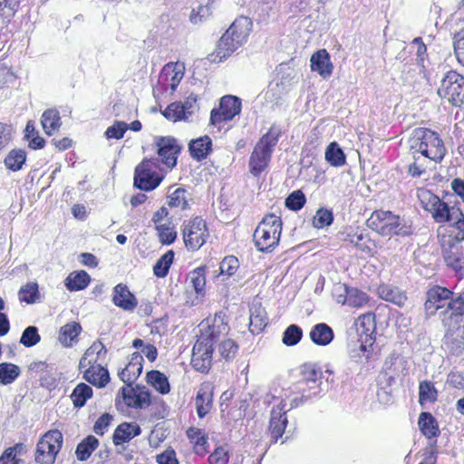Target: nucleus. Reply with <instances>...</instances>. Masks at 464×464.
Here are the masks:
<instances>
[{"label": "nucleus", "instance_id": "56", "mask_svg": "<svg viewBox=\"0 0 464 464\" xmlns=\"http://www.w3.org/2000/svg\"><path fill=\"white\" fill-rule=\"evenodd\" d=\"M230 459L229 449L227 445L217 447L208 456L209 464H227Z\"/></svg>", "mask_w": 464, "mask_h": 464}, {"label": "nucleus", "instance_id": "9", "mask_svg": "<svg viewBox=\"0 0 464 464\" xmlns=\"http://www.w3.org/2000/svg\"><path fill=\"white\" fill-rule=\"evenodd\" d=\"M423 208L430 212L437 223H450L460 216V209L455 206L450 207L432 193H426L422 199Z\"/></svg>", "mask_w": 464, "mask_h": 464}, {"label": "nucleus", "instance_id": "60", "mask_svg": "<svg viewBox=\"0 0 464 464\" xmlns=\"http://www.w3.org/2000/svg\"><path fill=\"white\" fill-rule=\"evenodd\" d=\"M41 340L38 329L35 326L26 327L20 338V343L25 347H32L37 344Z\"/></svg>", "mask_w": 464, "mask_h": 464}, {"label": "nucleus", "instance_id": "38", "mask_svg": "<svg viewBox=\"0 0 464 464\" xmlns=\"http://www.w3.org/2000/svg\"><path fill=\"white\" fill-rule=\"evenodd\" d=\"M190 194L182 188H176L172 193L168 196V206L170 208L178 210H185L188 208V200Z\"/></svg>", "mask_w": 464, "mask_h": 464}, {"label": "nucleus", "instance_id": "22", "mask_svg": "<svg viewBox=\"0 0 464 464\" xmlns=\"http://www.w3.org/2000/svg\"><path fill=\"white\" fill-rule=\"evenodd\" d=\"M373 343L350 337L348 353L350 359L357 363L368 362L372 358Z\"/></svg>", "mask_w": 464, "mask_h": 464}, {"label": "nucleus", "instance_id": "63", "mask_svg": "<svg viewBox=\"0 0 464 464\" xmlns=\"http://www.w3.org/2000/svg\"><path fill=\"white\" fill-rule=\"evenodd\" d=\"M452 226L455 229L454 236L448 239L464 245V213L460 210V216L453 221Z\"/></svg>", "mask_w": 464, "mask_h": 464}, {"label": "nucleus", "instance_id": "57", "mask_svg": "<svg viewBox=\"0 0 464 464\" xmlns=\"http://www.w3.org/2000/svg\"><path fill=\"white\" fill-rule=\"evenodd\" d=\"M237 49L235 42L230 37H227V41L222 43V37L219 39L217 46V56L219 57V61L229 57Z\"/></svg>", "mask_w": 464, "mask_h": 464}, {"label": "nucleus", "instance_id": "14", "mask_svg": "<svg viewBox=\"0 0 464 464\" xmlns=\"http://www.w3.org/2000/svg\"><path fill=\"white\" fill-rule=\"evenodd\" d=\"M184 66L179 63H169L162 68L158 84L154 88V92H168L172 93L183 78Z\"/></svg>", "mask_w": 464, "mask_h": 464}, {"label": "nucleus", "instance_id": "33", "mask_svg": "<svg viewBox=\"0 0 464 464\" xmlns=\"http://www.w3.org/2000/svg\"><path fill=\"white\" fill-rule=\"evenodd\" d=\"M83 377L88 382L100 388L104 387L110 381L108 370L100 363L90 370H85Z\"/></svg>", "mask_w": 464, "mask_h": 464}, {"label": "nucleus", "instance_id": "51", "mask_svg": "<svg viewBox=\"0 0 464 464\" xmlns=\"http://www.w3.org/2000/svg\"><path fill=\"white\" fill-rule=\"evenodd\" d=\"M419 426L421 432L429 438L438 435V426L435 419L430 412H421L420 414Z\"/></svg>", "mask_w": 464, "mask_h": 464}, {"label": "nucleus", "instance_id": "25", "mask_svg": "<svg viewBox=\"0 0 464 464\" xmlns=\"http://www.w3.org/2000/svg\"><path fill=\"white\" fill-rule=\"evenodd\" d=\"M310 66L313 72H318L323 78L331 76L334 65L331 62L330 55L325 49L319 50L314 53L310 59Z\"/></svg>", "mask_w": 464, "mask_h": 464}, {"label": "nucleus", "instance_id": "47", "mask_svg": "<svg viewBox=\"0 0 464 464\" xmlns=\"http://www.w3.org/2000/svg\"><path fill=\"white\" fill-rule=\"evenodd\" d=\"M188 281L198 295H205L206 273L203 266L198 267L188 275Z\"/></svg>", "mask_w": 464, "mask_h": 464}, {"label": "nucleus", "instance_id": "45", "mask_svg": "<svg viewBox=\"0 0 464 464\" xmlns=\"http://www.w3.org/2000/svg\"><path fill=\"white\" fill-rule=\"evenodd\" d=\"M438 399V391L430 381H422L419 384V402L421 406L425 403H433Z\"/></svg>", "mask_w": 464, "mask_h": 464}, {"label": "nucleus", "instance_id": "44", "mask_svg": "<svg viewBox=\"0 0 464 464\" xmlns=\"http://www.w3.org/2000/svg\"><path fill=\"white\" fill-rule=\"evenodd\" d=\"M191 114L192 111H188L186 104H181L180 102H173L169 104L163 112V115L172 121L180 120L187 121Z\"/></svg>", "mask_w": 464, "mask_h": 464}, {"label": "nucleus", "instance_id": "16", "mask_svg": "<svg viewBox=\"0 0 464 464\" xmlns=\"http://www.w3.org/2000/svg\"><path fill=\"white\" fill-rule=\"evenodd\" d=\"M155 144L158 148V155L161 162L169 169L177 165L178 155L180 152V147L177 140L172 137H157Z\"/></svg>", "mask_w": 464, "mask_h": 464}, {"label": "nucleus", "instance_id": "5", "mask_svg": "<svg viewBox=\"0 0 464 464\" xmlns=\"http://www.w3.org/2000/svg\"><path fill=\"white\" fill-rule=\"evenodd\" d=\"M282 232V220L275 214L263 218L254 231L255 246L260 252H271L278 245Z\"/></svg>", "mask_w": 464, "mask_h": 464}, {"label": "nucleus", "instance_id": "64", "mask_svg": "<svg viewBox=\"0 0 464 464\" xmlns=\"http://www.w3.org/2000/svg\"><path fill=\"white\" fill-rule=\"evenodd\" d=\"M237 350L238 346L231 339L223 341L218 346L220 356L226 360L233 359L236 356Z\"/></svg>", "mask_w": 464, "mask_h": 464}, {"label": "nucleus", "instance_id": "10", "mask_svg": "<svg viewBox=\"0 0 464 464\" xmlns=\"http://www.w3.org/2000/svg\"><path fill=\"white\" fill-rule=\"evenodd\" d=\"M438 94L452 105L459 106L464 99V76L456 71L448 72L441 80Z\"/></svg>", "mask_w": 464, "mask_h": 464}, {"label": "nucleus", "instance_id": "53", "mask_svg": "<svg viewBox=\"0 0 464 464\" xmlns=\"http://www.w3.org/2000/svg\"><path fill=\"white\" fill-rule=\"evenodd\" d=\"M303 337V330L297 324H290L283 333L282 343L286 346L297 344Z\"/></svg>", "mask_w": 464, "mask_h": 464}, {"label": "nucleus", "instance_id": "49", "mask_svg": "<svg viewBox=\"0 0 464 464\" xmlns=\"http://www.w3.org/2000/svg\"><path fill=\"white\" fill-rule=\"evenodd\" d=\"M21 374L20 368L11 362L0 363V383L8 385L13 383Z\"/></svg>", "mask_w": 464, "mask_h": 464}, {"label": "nucleus", "instance_id": "2", "mask_svg": "<svg viewBox=\"0 0 464 464\" xmlns=\"http://www.w3.org/2000/svg\"><path fill=\"white\" fill-rule=\"evenodd\" d=\"M425 311L429 315L440 312V318L443 325L458 324L464 315V292L453 297V293L446 287L435 285L427 292L424 304Z\"/></svg>", "mask_w": 464, "mask_h": 464}, {"label": "nucleus", "instance_id": "13", "mask_svg": "<svg viewBox=\"0 0 464 464\" xmlns=\"http://www.w3.org/2000/svg\"><path fill=\"white\" fill-rule=\"evenodd\" d=\"M241 111V100L237 96L226 95L220 99L219 106L214 108L210 113V123L221 128V124L227 122Z\"/></svg>", "mask_w": 464, "mask_h": 464}, {"label": "nucleus", "instance_id": "39", "mask_svg": "<svg viewBox=\"0 0 464 464\" xmlns=\"http://www.w3.org/2000/svg\"><path fill=\"white\" fill-rule=\"evenodd\" d=\"M325 160L334 167H342L346 163V156L339 146V144L335 141L331 142L324 153Z\"/></svg>", "mask_w": 464, "mask_h": 464}, {"label": "nucleus", "instance_id": "37", "mask_svg": "<svg viewBox=\"0 0 464 464\" xmlns=\"http://www.w3.org/2000/svg\"><path fill=\"white\" fill-rule=\"evenodd\" d=\"M197 413L199 418L205 417L212 408V393L208 387L198 390L196 397Z\"/></svg>", "mask_w": 464, "mask_h": 464}, {"label": "nucleus", "instance_id": "3", "mask_svg": "<svg viewBox=\"0 0 464 464\" xmlns=\"http://www.w3.org/2000/svg\"><path fill=\"white\" fill-rule=\"evenodd\" d=\"M292 390L274 388L265 396L264 402L273 405L268 425L271 443L277 442L285 433L288 423L287 411L300 404L297 396L292 398Z\"/></svg>", "mask_w": 464, "mask_h": 464}, {"label": "nucleus", "instance_id": "35", "mask_svg": "<svg viewBox=\"0 0 464 464\" xmlns=\"http://www.w3.org/2000/svg\"><path fill=\"white\" fill-rule=\"evenodd\" d=\"M41 123L44 132L49 136L53 135L62 124L59 111L54 109L46 110L42 115Z\"/></svg>", "mask_w": 464, "mask_h": 464}, {"label": "nucleus", "instance_id": "32", "mask_svg": "<svg viewBox=\"0 0 464 464\" xmlns=\"http://www.w3.org/2000/svg\"><path fill=\"white\" fill-rule=\"evenodd\" d=\"M336 291L344 293L343 301H347V305L351 307H362L369 301L367 294L357 288L343 285L336 286Z\"/></svg>", "mask_w": 464, "mask_h": 464}, {"label": "nucleus", "instance_id": "21", "mask_svg": "<svg viewBox=\"0 0 464 464\" xmlns=\"http://www.w3.org/2000/svg\"><path fill=\"white\" fill-rule=\"evenodd\" d=\"M252 28V21L246 16L237 18L230 27L223 34L222 43L227 37L233 39L238 48L246 41Z\"/></svg>", "mask_w": 464, "mask_h": 464}, {"label": "nucleus", "instance_id": "26", "mask_svg": "<svg viewBox=\"0 0 464 464\" xmlns=\"http://www.w3.org/2000/svg\"><path fill=\"white\" fill-rule=\"evenodd\" d=\"M121 393L123 397L124 402L132 408H145L150 404V394L146 392H137L130 386L122 387Z\"/></svg>", "mask_w": 464, "mask_h": 464}, {"label": "nucleus", "instance_id": "58", "mask_svg": "<svg viewBox=\"0 0 464 464\" xmlns=\"http://www.w3.org/2000/svg\"><path fill=\"white\" fill-rule=\"evenodd\" d=\"M23 450V444H16L8 448L0 457V464H19L20 459L17 458V454H20Z\"/></svg>", "mask_w": 464, "mask_h": 464}, {"label": "nucleus", "instance_id": "1", "mask_svg": "<svg viewBox=\"0 0 464 464\" xmlns=\"http://www.w3.org/2000/svg\"><path fill=\"white\" fill-rule=\"evenodd\" d=\"M409 148L413 158V162L409 166V173L412 177H420L430 161L440 162L447 152L440 135L427 128L412 130Z\"/></svg>", "mask_w": 464, "mask_h": 464}, {"label": "nucleus", "instance_id": "4", "mask_svg": "<svg viewBox=\"0 0 464 464\" xmlns=\"http://www.w3.org/2000/svg\"><path fill=\"white\" fill-rule=\"evenodd\" d=\"M280 135L281 130L273 125L257 141L248 163L249 171L253 176H259L267 168Z\"/></svg>", "mask_w": 464, "mask_h": 464}, {"label": "nucleus", "instance_id": "54", "mask_svg": "<svg viewBox=\"0 0 464 464\" xmlns=\"http://www.w3.org/2000/svg\"><path fill=\"white\" fill-rule=\"evenodd\" d=\"M142 369L143 365L138 366L128 362L125 368L119 373V377L123 382L128 384V386H130V384L141 374Z\"/></svg>", "mask_w": 464, "mask_h": 464}, {"label": "nucleus", "instance_id": "42", "mask_svg": "<svg viewBox=\"0 0 464 464\" xmlns=\"http://www.w3.org/2000/svg\"><path fill=\"white\" fill-rule=\"evenodd\" d=\"M26 160V153L22 149H14L5 158L4 163L6 169L12 171L20 170Z\"/></svg>", "mask_w": 464, "mask_h": 464}, {"label": "nucleus", "instance_id": "18", "mask_svg": "<svg viewBox=\"0 0 464 464\" xmlns=\"http://www.w3.org/2000/svg\"><path fill=\"white\" fill-rule=\"evenodd\" d=\"M443 256L447 266L452 267L461 276H464V245L450 239L442 243Z\"/></svg>", "mask_w": 464, "mask_h": 464}, {"label": "nucleus", "instance_id": "15", "mask_svg": "<svg viewBox=\"0 0 464 464\" xmlns=\"http://www.w3.org/2000/svg\"><path fill=\"white\" fill-rule=\"evenodd\" d=\"M375 314L367 313L360 315L353 324V330L350 333V337L363 340L365 343H375Z\"/></svg>", "mask_w": 464, "mask_h": 464}, {"label": "nucleus", "instance_id": "29", "mask_svg": "<svg viewBox=\"0 0 464 464\" xmlns=\"http://www.w3.org/2000/svg\"><path fill=\"white\" fill-rule=\"evenodd\" d=\"M188 150L193 159L200 161L205 160L212 150V140L205 135L189 142Z\"/></svg>", "mask_w": 464, "mask_h": 464}, {"label": "nucleus", "instance_id": "7", "mask_svg": "<svg viewBox=\"0 0 464 464\" xmlns=\"http://www.w3.org/2000/svg\"><path fill=\"white\" fill-rule=\"evenodd\" d=\"M163 175L159 171L156 159H144L134 171V186L144 191L155 189L162 181Z\"/></svg>", "mask_w": 464, "mask_h": 464}, {"label": "nucleus", "instance_id": "62", "mask_svg": "<svg viewBox=\"0 0 464 464\" xmlns=\"http://www.w3.org/2000/svg\"><path fill=\"white\" fill-rule=\"evenodd\" d=\"M453 45L458 62L464 66V28L454 34Z\"/></svg>", "mask_w": 464, "mask_h": 464}, {"label": "nucleus", "instance_id": "50", "mask_svg": "<svg viewBox=\"0 0 464 464\" xmlns=\"http://www.w3.org/2000/svg\"><path fill=\"white\" fill-rule=\"evenodd\" d=\"M40 293L38 290V284L35 282H29L23 285L18 292V298L20 302L32 304L38 301Z\"/></svg>", "mask_w": 464, "mask_h": 464}, {"label": "nucleus", "instance_id": "11", "mask_svg": "<svg viewBox=\"0 0 464 464\" xmlns=\"http://www.w3.org/2000/svg\"><path fill=\"white\" fill-rule=\"evenodd\" d=\"M322 384V372L315 369H308L303 372V378L296 384L286 390H292V397L295 394H301V398H298L301 403L303 399H311L318 396L321 392Z\"/></svg>", "mask_w": 464, "mask_h": 464}, {"label": "nucleus", "instance_id": "8", "mask_svg": "<svg viewBox=\"0 0 464 464\" xmlns=\"http://www.w3.org/2000/svg\"><path fill=\"white\" fill-rule=\"evenodd\" d=\"M63 434L58 430L47 431L39 440L34 459L39 464H53L63 445Z\"/></svg>", "mask_w": 464, "mask_h": 464}, {"label": "nucleus", "instance_id": "20", "mask_svg": "<svg viewBox=\"0 0 464 464\" xmlns=\"http://www.w3.org/2000/svg\"><path fill=\"white\" fill-rule=\"evenodd\" d=\"M446 328V334L444 335L443 343L446 348L455 355L459 354L464 348L463 334H464V324L463 316H461L460 322L451 324L444 325Z\"/></svg>", "mask_w": 464, "mask_h": 464}, {"label": "nucleus", "instance_id": "43", "mask_svg": "<svg viewBox=\"0 0 464 464\" xmlns=\"http://www.w3.org/2000/svg\"><path fill=\"white\" fill-rule=\"evenodd\" d=\"M147 382L161 394L169 392L170 387L168 378L162 372L152 370L147 373Z\"/></svg>", "mask_w": 464, "mask_h": 464}, {"label": "nucleus", "instance_id": "52", "mask_svg": "<svg viewBox=\"0 0 464 464\" xmlns=\"http://www.w3.org/2000/svg\"><path fill=\"white\" fill-rule=\"evenodd\" d=\"M92 395V389L85 384L80 383L78 384L71 394V399L75 407H82L86 401L91 398Z\"/></svg>", "mask_w": 464, "mask_h": 464}, {"label": "nucleus", "instance_id": "48", "mask_svg": "<svg viewBox=\"0 0 464 464\" xmlns=\"http://www.w3.org/2000/svg\"><path fill=\"white\" fill-rule=\"evenodd\" d=\"M155 229L158 234L159 241L162 245L169 246L175 242L177 238V231L172 221L164 222L163 225H159Z\"/></svg>", "mask_w": 464, "mask_h": 464}, {"label": "nucleus", "instance_id": "6", "mask_svg": "<svg viewBox=\"0 0 464 464\" xmlns=\"http://www.w3.org/2000/svg\"><path fill=\"white\" fill-rule=\"evenodd\" d=\"M367 223L369 227L383 237H404L411 233V226L407 225L403 218L388 210L374 211Z\"/></svg>", "mask_w": 464, "mask_h": 464}, {"label": "nucleus", "instance_id": "46", "mask_svg": "<svg viewBox=\"0 0 464 464\" xmlns=\"http://www.w3.org/2000/svg\"><path fill=\"white\" fill-rule=\"evenodd\" d=\"M174 251L169 250L161 256L153 266V274L159 278H164L169 274L174 260Z\"/></svg>", "mask_w": 464, "mask_h": 464}, {"label": "nucleus", "instance_id": "17", "mask_svg": "<svg viewBox=\"0 0 464 464\" xmlns=\"http://www.w3.org/2000/svg\"><path fill=\"white\" fill-rule=\"evenodd\" d=\"M200 335L197 341L208 343L213 347L214 342L221 334L228 331V326L224 323L220 315H215L212 319H206L199 324Z\"/></svg>", "mask_w": 464, "mask_h": 464}, {"label": "nucleus", "instance_id": "19", "mask_svg": "<svg viewBox=\"0 0 464 464\" xmlns=\"http://www.w3.org/2000/svg\"><path fill=\"white\" fill-rule=\"evenodd\" d=\"M212 353L213 347L208 343L197 341L192 350V367L199 372H208L211 367Z\"/></svg>", "mask_w": 464, "mask_h": 464}, {"label": "nucleus", "instance_id": "28", "mask_svg": "<svg viewBox=\"0 0 464 464\" xmlns=\"http://www.w3.org/2000/svg\"><path fill=\"white\" fill-rule=\"evenodd\" d=\"M249 330L252 334H260L267 325L266 312L260 304H253L250 307Z\"/></svg>", "mask_w": 464, "mask_h": 464}, {"label": "nucleus", "instance_id": "23", "mask_svg": "<svg viewBox=\"0 0 464 464\" xmlns=\"http://www.w3.org/2000/svg\"><path fill=\"white\" fill-rule=\"evenodd\" d=\"M112 303L124 311H133L138 305L137 298L123 284L114 286Z\"/></svg>", "mask_w": 464, "mask_h": 464}, {"label": "nucleus", "instance_id": "55", "mask_svg": "<svg viewBox=\"0 0 464 464\" xmlns=\"http://www.w3.org/2000/svg\"><path fill=\"white\" fill-rule=\"evenodd\" d=\"M333 222V211L324 208H319L313 218V226L315 228H324L325 227H329Z\"/></svg>", "mask_w": 464, "mask_h": 464}, {"label": "nucleus", "instance_id": "41", "mask_svg": "<svg viewBox=\"0 0 464 464\" xmlns=\"http://www.w3.org/2000/svg\"><path fill=\"white\" fill-rule=\"evenodd\" d=\"M98 445V439L92 435H89L78 444L75 450L77 459L82 461L88 459Z\"/></svg>", "mask_w": 464, "mask_h": 464}, {"label": "nucleus", "instance_id": "40", "mask_svg": "<svg viewBox=\"0 0 464 464\" xmlns=\"http://www.w3.org/2000/svg\"><path fill=\"white\" fill-rule=\"evenodd\" d=\"M187 436L195 444L197 454L204 455L207 452V447L208 446V436L201 429L189 428L187 430Z\"/></svg>", "mask_w": 464, "mask_h": 464}, {"label": "nucleus", "instance_id": "30", "mask_svg": "<svg viewBox=\"0 0 464 464\" xmlns=\"http://www.w3.org/2000/svg\"><path fill=\"white\" fill-rule=\"evenodd\" d=\"M377 294L380 298L398 306H403L407 301L404 292L391 285H381L377 289Z\"/></svg>", "mask_w": 464, "mask_h": 464}, {"label": "nucleus", "instance_id": "61", "mask_svg": "<svg viewBox=\"0 0 464 464\" xmlns=\"http://www.w3.org/2000/svg\"><path fill=\"white\" fill-rule=\"evenodd\" d=\"M239 267V261L234 256H226L220 263L219 270L220 275H226L227 276H233Z\"/></svg>", "mask_w": 464, "mask_h": 464}, {"label": "nucleus", "instance_id": "27", "mask_svg": "<svg viewBox=\"0 0 464 464\" xmlns=\"http://www.w3.org/2000/svg\"><path fill=\"white\" fill-rule=\"evenodd\" d=\"M141 430L138 424L123 422L120 424L114 430L112 440L116 446L129 442L130 440L139 436Z\"/></svg>", "mask_w": 464, "mask_h": 464}, {"label": "nucleus", "instance_id": "34", "mask_svg": "<svg viewBox=\"0 0 464 464\" xmlns=\"http://www.w3.org/2000/svg\"><path fill=\"white\" fill-rule=\"evenodd\" d=\"M91 281L90 276L83 270L72 272L65 278L64 285L71 292L86 288Z\"/></svg>", "mask_w": 464, "mask_h": 464}, {"label": "nucleus", "instance_id": "59", "mask_svg": "<svg viewBox=\"0 0 464 464\" xmlns=\"http://www.w3.org/2000/svg\"><path fill=\"white\" fill-rule=\"evenodd\" d=\"M306 198L301 190L292 192L285 199V206L290 210L298 211L305 204Z\"/></svg>", "mask_w": 464, "mask_h": 464}, {"label": "nucleus", "instance_id": "36", "mask_svg": "<svg viewBox=\"0 0 464 464\" xmlns=\"http://www.w3.org/2000/svg\"><path fill=\"white\" fill-rule=\"evenodd\" d=\"M82 331V326L76 322H72L63 325L60 330L59 341L63 346L70 347L77 342L78 335Z\"/></svg>", "mask_w": 464, "mask_h": 464}, {"label": "nucleus", "instance_id": "31", "mask_svg": "<svg viewBox=\"0 0 464 464\" xmlns=\"http://www.w3.org/2000/svg\"><path fill=\"white\" fill-rule=\"evenodd\" d=\"M309 337L314 343L325 346L334 340V334L328 324L320 323L312 327Z\"/></svg>", "mask_w": 464, "mask_h": 464}, {"label": "nucleus", "instance_id": "12", "mask_svg": "<svg viewBox=\"0 0 464 464\" xmlns=\"http://www.w3.org/2000/svg\"><path fill=\"white\" fill-rule=\"evenodd\" d=\"M208 237V229L203 218L197 217L184 225L183 239L188 250L199 249L206 243Z\"/></svg>", "mask_w": 464, "mask_h": 464}, {"label": "nucleus", "instance_id": "24", "mask_svg": "<svg viewBox=\"0 0 464 464\" xmlns=\"http://www.w3.org/2000/svg\"><path fill=\"white\" fill-rule=\"evenodd\" d=\"M342 236V240L354 246L361 252L368 256L373 255L372 242L362 231L350 228L343 232Z\"/></svg>", "mask_w": 464, "mask_h": 464}]
</instances>
